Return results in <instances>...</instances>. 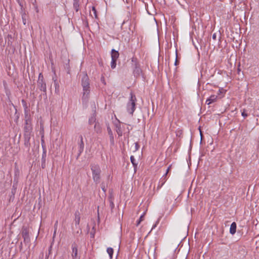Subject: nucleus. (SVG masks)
<instances>
[{"instance_id": "22", "label": "nucleus", "mask_w": 259, "mask_h": 259, "mask_svg": "<svg viewBox=\"0 0 259 259\" xmlns=\"http://www.w3.org/2000/svg\"><path fill=\"white\" fill-rule=\"evenodd\" d=\"M92 10L94 13V16L95 18H97V11L95 7H92Z\"/></svg>"}, {"instance_id": "34", "label": "nucleus", "mask_w": 259, "mask_h": 259, "mask_svg": "<svg viewBox=\"0 0 259 259\" xmlns=\"http://www.w3.org/2000/svg\"><path fill=\"white\" fill-rule=\"evenodd\" d=\"M56 231H57V229H56V228H55V230H54V234H53V237H55V236L56 235Z\"/></svg>"}, {"instance_id": "2", "label": "nucleus", "mask_w": 259, "mask_h": 259, "mask_svg": "<svg viewBox=\"0 0 259 259\" xmlns=\"http://www.w3.org/2000/svg\"><path fill=\"white\" fill-rule=\"evenodd\" d=\"M81 85L83 88V97L84 99H88L90 93L89 78L87 74H84L81 79Z\"/></svg>"}, {"instance_id": "13", "label": "nucleus", "mask_w": 259, "mask_h": 259, "mask_svg": "<svg viewBox=\"0 0 259 259\" xmlns=\"http://www.w3.org/2000/svg\"><path fill=\"white\" fill-rule=\"evenodd\" d=\"M80 218L79 213L76 212L75 214V219H74V221H75V223L76 225H79V222H80Z\"/></svg>"}, {"instance_id": "30", "label": "nucleus", "mask_w": 259, "mask_h": 259, "mask_svg": "<svg viewBox=\"0 0 259 259\" xmlns=\"http://www.w3.org/2000/svg\"><path fill=\"white\" fill-rule=\"evenodd\" d=\"M101 188H102V190H103L104 192H105V191H106L105 187V186L103 185V184H102V185H101Z\"/></svg>"}, {"instance_id": "12", "label": "nucleus", "mask_w": 259, "mask_h": 259, "mask_svg": "<svg viewBox=\"0 0 259 259\" xmlns=\"http://www.w3.org/2000/svg\"><path fill=\"white\" fill-rule=\"evenodd\" d=\"M166 181V178L164 176H163L162 178L160 179L159 184L157 186V189H160L162 186L164 184L165 182Z\"/></svg>"}, {"instance_id": "33", "label": "nucleus", "mask_w": 259, "mask_h": 259, "mask_svg": "<svg viewBox=\"0 0 259 259\" xmlns=\"http://www.w3.org/2000/svg\"><path fill=\"white\" fill-rule=\"evenodd\" d=\"M110 206L112 208L114 207V203L112 201L110 202Z\"/></svg>"}, {"instance_id": "28", "label": "nucleus", "mask_w": 259, "mask_h": 259, "mask_svg": "<svg viewBox=\"0 0 259 259\" xmlns=\"http://www.w3.org/2000/svg\"><path fill=\"white\" fill-rule=\"evenodd\" d=\"M101 81H102V82L103 83H104V84H106V82H105V78H104V76L101 77Z\"/></svg>"}, {"instance_id": "32", "label": "nucleus", "mask_w": 259, "mask_h": 259, "mask_svg": "<svg viewBox=\"0 0 259 259\" xmlns=\"http://www.w3.org/2000/svg\"><path fill=\"white\" fill-rule=\"evenodd\" d=\"M223 91H224V90H223V89H220V90H219V92H218V95H219L220 94L222 93Z\"/></svg>"}, {"instance_id": "14", "label": "nucleus", "mask_w": 259, "mask_h": 259, "mask_svg": "<svg viewBox=\"0 0 259 259\" xmlns=\"http://www.w3.org/2000/svg\"><path fill=\"white\" fill-rule=\"evenodd\" d=\"M107 252L109 255L110 258L112 259L113 257V249L111 247H108L107 249Z\"/></svg>"}, {"instance_id": "23", "label": "nucleus", "mask_w": 259, "mask_h": 259, "mask_svg": "<svg viewBox=\"0 0 259 259\" xmlns=\"http://www.w3.org/2000/svg\"><path fill=\"white\" fill-rule=\"evenodd\" d=\"M241 115L242 116H243V117L244 118H246L248 116V114L246 113V111L244 109L242 111Z\"/></svg>"}, {"instance_id": "7", "label": "nucleus", "mask_w": 259, "mask_h": 259, "mask_svg": "<svg viewBox=\"0 0 259 259\" xmlns=\"http://www.w3.org/2000/svg\"><path fill=\"white\" fill-rule=\"evenodd\" d=\"M80 141L78 142L79 150L78 157L80 155L84 149V143L83 141V137L81 135L79 136Z\"/></svg>"}, {"instance_id": "25", "label": "nucleus", "mask_w": 259, "mask_h": 259, "mask_svg": "<svg viewBox=\"0 0 259 259\" xmlns=\"http://www.w3.org/2000/svg\"><path fill=\"white\" fill-rule=\"evenodd\" d=\"M171 165H169L167 170H166V173L165 174V175L163 176H164L165 177H166V176L167 175V174L168 173L169 171L170 170V168H171Z\"/></svg>"}, {"instance_id": "24", "label": "nucleus", "mask_w": 259, "mask_h": 259, "mask_svg": "<svg viewBox=\"0 0 259 259\" xmlns=\"http://www.w3.org/2000/svg\"><path fill=\"white\" fill-rule=\"evenodd\" d=\"M41 80H44V77H43V75L42 74V73H39V76H38V81H40Z\"/></svg>"}, {"instance_id": "11", "label": "nucleus", "mask_w": 259, "mask_h": 259, "mask_svg": "<svg viewBox=\"0 0 259 259\" xmlns=\"http://www.w3.org/2000/svg\"><path fill=\"white\" fill-rule=\"evenodd\" d=\"M236 224L235 222H233L230 226V233L232 235H234L236 232Z\"/></svg>"}, {"instance_id": "15", "label": "nucleus", "mask_w": 259, "mask_h": 259, "mask_svg": "<svg viewBox=\"0 0 259 259\" xmlns=\"http://www.w3.org/2000/svg\"><path fill=\"white\" fill-rule=\"evenodd\" d=\"M130 159H131V161L134 167L135 168L137 167V163H136L135 162L136 160H135V158L134 156H131V157H130Z\"/></svg>"}, {"instance_id": "8", "label": "nucleus", "mask_w": 259, "mask_h": 259, "mask_svg": "<svg viewBox=\"0 0 259 259\" xmlns=\"http://www.w3.org/2000/svg\"><path fill=\"white\" fill-rule=\"evenodd\" d=\"M38 86L39 88V89L43 91L46 92V84L45 83V81L44 80H41L40 81H38Z\"/></svg>"}, {"instance_id": "20", "label": "nucleus", "mask_w": 259, "mask_h": 259, "mask_svg": "<svg viewBox=\"0 0 259 259\" xmlns=\"http://www.w3.org/2000/svg\"><path fill=\"white\" fill-rule=\"evenodd\" d=\"M26 15L25 13H23L22 15V21H23V23L25 25L26 23Z\"/></svg>"}, {"instance_id": "10", "label": "nucleus", "mask_w": 259, "mask_h": 259, "mask_svg": "<svg viewBox=\"0 0 259 259\" xmlns=\"http://www.w3.org/2000/svg\"><path fill=\"white\" fill-rule=\"evenodd\" d=\"M119 56V53L118 51H115L114 49H112L111 51V58L113 60H117Z\"/></svg>"}, {"instance_id": "17", "label": "nucleus", "mask_w": 259, "mask_h": 259, "mask_svg": "<svg viewBox=\"0 0 259 259\" xmlns=\"http://www.w3.org/2000/svg\"><path fill=\"white\" fill-rule=\"evenodd\" d=\"M116 61L117 60H114L112 59V61H111V67L112 69H114V68H115L116 67Z\"/></svg>"}, {"instance_id": "3", "label": "nucleus", "mask_w": 259, "mask_h": 259, "mask_svg": "<svg viewBox=\"0 0 259 259\" xmlns=\"http://www.w3.org/2000/svg\"><path fill=\"white\" fill-rule=\"evenodd\" d=\"M137 98L136 96L131 92L130 94V98L126 105V109L127 112L131 115L133 114L136 109V102Z\"/></svg>"}, {"instance_id": "26", "label": "nucleus", "mask_w": 259, "mask_h": 259, "mask_svg": "<svg viewBox=\"0 0 259 259\" xmlns=\"http://www.w3.org/2000/svg\"><path fill=\"white\" fill-rule=\"evenodd\" d=\"M140 148V146L138 143H135V150H138Z\"/></svg>"}, {"instance_id": "16", "label": "nucleus", "mask_w": 259, "mask_h": 259, "mask_svg": "<svg viewBox=\"0 0 259 259\" xmlns=\"http://www.w3.org/2000/svg\"><path fill=\"white\" fill-rule=\"evenodd\" d=\"M94 128H95V131H96V132L97 133H99L101 132L100 126L99 124L95 123Z\"/></svg>"}, {"instance_id": "19", "label": "nucleus", "mask_w": 259, "mask_h": 259, "mask_svg": "<svg viewBox=\"0 0 259 259\" xmlns=\"http://www.w3.org/2000/svg\"><path fill=\"white\" fill-rule=\"evenodd\" d=\"M107 130H108L109 135H110L112 141H113V136L112 132L111 130L110 129V127H108L107 128Z\"/></svg>"}, {"instance_id": "1", "label": "nucleus", "mask_w": 259, "mask_h": 259, "mask_svg": "<svg viewBox=\"0 0 259 259\" xmlns=\"http://www.w3.org/2000/svg\"><path fill=\"white\" fill-rule=\"evenodd\" d=\"M91 169L92 172L93 179L96 184H99L101 179V170L98 164H91Z\"/></svg>"}, {"instance_id": "21", "label": "nucleus", "mask_w": 259, "mask_h": 259, "mask_svg": "<svg viewBox=\"0 0 259 259\" xmlns=\"http://www.w3.org/2000/svg\"><path fill=\"white\" fill-rule=\"evenodd\" d=\"M144 215H145V213H143L142 215H141L139 221L137 222V226L140 224L141 222L143 221L144 218Z\"/></svg>"}, {"instance_id": "5", "label": "nucleus", "mask_w": 259, "mask_h": 259, "mask_svg": "<svg viewBox=\"0 0 259 259\" xmlns=\"http://www.w3.org/2000/svg\"><path fill=\"white\" fill-rule=\"evenodd\" d=\"M77 245L75 243H73L71 245L72 253L71 256L72 259H79L78 258V249Z\"/></svg>"}, {"instance_id": "6", "label": "nucleus", "mask_w": 259, "mask_h": 259, "mask_svg": "<svg viewBox=\"0 0 259 259\" xmlns=\"http://www.w3.org/2000/svg\"><path fill=\"white\" fill-rule=\"evenodd\" d=\"M22 235L25 243H29L30 242V237L29 232L27 229H24L22 230Z\"/></svg>"}, {"instance_id": "9", "label": "nucleus", "mask_w": 259, "mask_h": 259, "mask_svg": "<svg viewBox=\"0 0 259 259\" xmlns=\"http://www.w3.org/2000/svg\"><path fill=\"white\" fill-rule=\"evenodd\" d=\"M218 99V96L217 95H211L210 96V97L207 99L206 101V103L208 105L210 104L211 103H212L217 101Z\"/></svg>"}, {"instance_id": "29", "label": "nucleus", "mask_w": 259, "mask_h": 259, "mask_svg": "<svg viewBox=\"0 0 259 259\" xmlns=\"http://www.w3.org/2000/svg\"><path fill=\"white\" fill-rule=\"evenodd\" d=\"M178 64H179V61H178V59H177V52H176V61H175V64L176 66H177Z\"/></svg>"}, {"instance_id": "18", "label": "nucleus", "mask_w": 259, "mask_h": 259, "mask_svg": "<svg viewBox=\"0 0 259 259\" xmlns=\"http://www.w3.org/2000/svg\"><path fill=\"white\" fill-rule=\"evenodd\" d=\"M95 120H96V118H95V117H93V116L91 117L89 120V124H93L94 122H95Z\"/></svg>"}, {"instance_id": "4", "label": "nucleus", "mask_w": 259, "mask_h": 259, "mask_svg": "<svg viewBox=\"0 0 259 259\" xmlns=\"http://www.w3.org/2000/svg\"><path fill=\"white\" fill-rule=\"evenodd\" d=\"M132 61L133 62V65L134 67V74L135 76H139L141 72V69L140 68V65L139 63L137 61V59L133 58L132 59Z\"/></svg>"}, {"instance_id": "31", "label": "nucleus", "mask_w": 259, "mask_h": 259, "mask_svg": "<svg viewBox=\"0 0 259 259\" xmlns=\"http://www.w3.org/2000/svg\"><path fill=\"white\" fill-rule=\"evenodd\" d=\"M58 224V222L57 221L54 225L55 229V228H56V229H57Z\"/></svg>"}, {"instance_id": "35", "label": "nucleus", "mask_w": 259, "mask_h": 259, "mask_svg": "<svg viewBox=\"0 0 259 259\" xmlns=\"http://www.w3.org/2000/svg\"><path fill=\"white\" fill-rule=\"evenodd\" d=\"M117 134L119 136H121V133L120 132H117Z\"/></svg>"}, {"instance_id": "27", "label": "nucleus", "mask_w": 259, "mask_h": 259, "mask_svg": "<svg viewBox=\"0 0 259 259\" xmlns=\"http://www.w3.org/2000/svg\"><path fill=\"white\" fill-rule=\"evenodd\" d=\"M74 7L76 9V11H78V8H77L79 7V5H78L77 2H76V3H75L74 4Z\"/></svg>"}]
</instances>
